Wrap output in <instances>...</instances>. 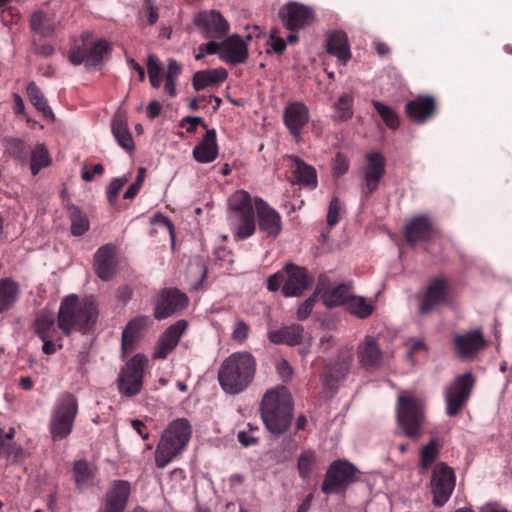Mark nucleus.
I'll return each mask as SVG.
<instances>
[{
	"label": "nucleus",
	"mask_w": 512,
	"mask_h": 512,
	"mask_svg": "<svg viewBox=\"0 0 512 512\" xmlns=\"http://www.w3.org/2000/svg\"><path fill=\"white\" fill-rule=\"evenodd\" d=\"M404 110L410 121L416 124H424L434 115L436 102L430 95H419L409 100L405 104Z\"/></svg>",
	"instance_id": "27"
},
{
	"label": "nucleus",
	"mask_w": 512,
	"mask_h": 512,
	"mask_svg": "<svg viewBox=\"0 0 512 512\" xmlns=\"http://www.w3.org/2000/svg\"><path fill=\"white\" fill-rule=\"evenodd\" d=\"M356 355L358 362L365 370H376L383 362V351L373 336H365L358 344Z\"/></svg>",
	"instance_id": "25"
},
{
	"label": "nucleus",
	"mask_w": 512,
	"mask_h": 512,
	"mask_svg": "<svg viewBox=\"0 0 512 512\" xmlns=\"http://www.w3.org/2000/svg\"><path fill=\"white\" fill-rule=\"evenodd\" d=\"M350 294V286L347 284H340L333 289L324 291L321 294L323 304L328 308H333L341 305H347Z\"/></svg>",
	"instance_id": "38"
},
{
	"label": "nucleus",
	"mask_w": 512,
	"mask_h": 512,
	"mask_svg": "<svg viewBox=\"0 0 512 512\" xmlns=\"http://www.w3.org/2000/svg\"><path fill=\"white\" fill-rule=\"evenodd\" d=\"M111 131L119 146L129 154H133L135 151V143L126 119L122 117L114 118L111 122Z\"/></svg>",
	"instance_id": "36"
},
{
	"label": "nucleus",
	"mask_w": 512,
	"mask_h": 512,
	"mask_svg": "<svg viewBox=\"0 0 512 512\" xmlns=\"http://www.w3.org/2000/svg\"><path fill=\"white\" fill-rule=\"evenodd\" d=\"M113 50L111 42L105 38H97L89 30L82 31L78 36L70 38L67 52L68 61L86 68L100 66Z\"/></svg>",
	"instance_id": "5"
},
{
	"label": "nucleus",
	"mask_w": 512,
	"mask_h": 512,
	"mask_svg": "<svg viewBox=\"0 0 512 512\" xmlns=\"http://www.w3.org/2000/svg\"><path fill=\"white\" fill-rule=\"evenodd\" d=\"M5 151L14 160L24 164L29 155V146L19 138H8L4 141Z\"/></svg>",
	"instance_id": "43"
},
{
	"label": "nucleus",
	"mask_w": 512,
	"mask_h": 512,
	"mask_svg": "<svg viewBox=\"0 0 512 512\" xmlns=\"http://www.w3.org/2000/svg\"><path fill=\"white\" fill-rule=\"evenodd\" d=\"M476 378L471 372L457 375L444 390L445 412L449 417H455L467 406Z\"/></svg>",
	"instance_id": "9"
},
{
	"label": "nucleus",
	"mask_w": 512,
	"mask_h": 512,
	"mask_svg": "<svg viewBox=\"0 0 512 512\" xmlns=\"http://www.w3.org/2000/svg\"><path fill=\"white\" fill-rule=\"evenodd\" d=\"M418 299V310L421 315H427L437 307L448 304L450 301L449 280L445 277L431 279Z\"/></svg>",
	"instance_id": "13"
},
{
	"label": "nucleus",
	"mask_w": 512,
	"mask_h": 512,
	"mask_svg": "<svg viewBox=\"0 0 512 512\" xmlns=\"http://www.w3.org/2000/svg\"><path fill=\"white\" fill-rule=\"evenodd\" d=\"M227 77L228 72L223 67L200 70L194 73L192 77V85L196 91H200L209 86L223 83Z\"/></svg>",
	"instance_id": "34"
},
{
	"label": "nucleus",
	"mask_w": 512,
	"mask_h": 512,
	"mask_svg": "<svg viewBox=\"0 0 512 512\" xmlns=\"http://www.w3.org/2000/svg\"><path fill=\"white\" fill-rule=\"evenodd\" d=\"M78 413V400L70 392L61 393L53 406L49 431L54 442L67 438L74 426Z\"/></svg>",
	"instance_id": "6"
},
{
	"label": "nucleus",
	"mask_w": 512,
	"mask_h": 512,
	"mask_svg": "<svg viewBox=\"0 0 512 512\" xmlns=\"http://www.w3.org/2000/svg\"><path fill=\"white\" fill-rule=\"evenodd\" d=\"M189 299L177 288H164L154 301L153 316L156 320L166 319L188 306Z\"/></svg>",
	"instance_id": "14"
},
{
	"label": "nucleus",
	"mask_w": 512,
	"mask_h": 512,
	"mask_svg": "<svg viewBox=\"0 0 512 512\" xmlns=\"http://www.w3.org/2000/svg\"><path fill=\"white\" fill-rule=\"evenodd\" d=\"M285 281L282 286V294L285 297H299L312 284L313 277L304 267L288 263L284 267Z\"/></svg>",
	"instance_id": "20"
},
{
	"label": "nucleus",
	"mask_w": 512,
	"mask_h": 512,
	"mask_svg": "<svg viewBox=\"0 0 512 512\" xmlns=\"http://www.w3.org/2000/svg\"><path fill=\"white\" fill-rule=\"evenodd\" d=\"M29 23L32 31L43 37L51 36L56 30L54 21L43 11L33 12Z\"/></svg>",
	"instance_id": "39"
},
{
	"label": "nucleus",
	"mask_w": 512,
	"mask_h": 512,
	"mask_svg": "<svg viewBox=\"0 0 512 512\" xmlns=\"http://www.w3.org/2000/svg\"><path fill=\"white\" fill-rule=\"evenodd\" d=\"M284 281H285V272H284V270L279 271V272L271 275L267 279V288L269 291L275 292L281 286H283Z\"/></svg>",
	"instance_id": "61"
},
{
	"label": "nucleus",
	"mask_w": 512,
	"mask_h": 512,
	"mask_svg": "<svg viewBox=\"0 0 512 512\" xmlns=\"http://www.w3.org/2000/svg\"><path fill=\"white\" fill-rule=\"evenodd\" d=\"M187 322L185 320H178L170 325L160 335L155 344L152 359L163 360L177 347L180 339L187 329Z\"/></svg>",
	"instance_id": "23"
},
{
	"label": "nucleus",
	"mask_w": 512,
	"mask_h": 512,
	"mask_svg": "<svg viewBox=\"0 0 512 512\" xmlns=\"http://www.w3.org/2000/svg\"><path fill=\"white\" fill-rule=\"evenodd\" d=\"M341 212V203L337 197H333L330 201L327 212V224H337Z\"/></svg>",
	"instance_id": "59"
},
{
	"label": "nucleus",
	"mask_w": 512,
	"mask_h": 512,
	"mask_svg": "<svg viewBox=\"0 0 512 512\" xmlns=\"http://www.w3.org/2000/svg\"><path fill=\"white\" fill-rule=\"evenodd\" d=\"M257 431L258 427L249 423L247 425V430L239 431L237 435L238 441L244 447L256 445L259 442V438L255 435Z\"/></svg>",
	"instance_id": "55"
},
{
	"label": "nucleus",
	"mask_w": 512,
	"mask_h": 512,
	"mask_svg": "<svg viewBox=\"0 0 512 512\" xmlns=\"http://www.w3.org/2000/svg\"><path fill=\"white\" fill-rule=\"evenodd\" d=\"M147 364V356L141 353L135 354L126 363L118 377V389L122 395L131 397L141 391Z\"/></svg>",
	"instance_id": "12"
},
{
	"label": "nucleus",
	"mask_w": 512,
	"mask_h": 512,
	"mask_svg": "<svg viewBox=\"0 0 512 512\" xmlns=\"http://www.w3.org/2000/svg\"><path fill=\"white\" fill-rule=\"evenodd\" d=\"M365 162L361 189L365 198H368L379 188L386 173V158L381 152L372 151L365 155Z\"/></svg>",
	"instance_id": "17"
},
{
	"label": "nucleus",
	"mask_w": 512,
	"mask_h": 512,
	"mask_svg": "<svg viewBox=\"0 0 512 512\" xmlns=\"http://www.w3.org/2000/svg\"><path fill=\"white\" fill-rule=\"evenodd\" d=\"M432 226H404V236L409 243L424 239L430 233Z\"/></svg>",
	"instance_id": "52"
},
{
	"label": "nucleus",
	"mask_w": 512,
	"mask_h": 512,
	"mask_svg": "<svg viewBox=\"0 0 512 512\" xmlns=\"http://www.w3.org/2000/svg\"><path fill=\"white\" fill-rule=\"evenodd\" d=\"M68 212L71 220V224H88L86 215L81 211L78 206L70 205Z\"/></svg>",
	"instance_id": "62"
},
{
	"label": "nucleus",
	"mask_w": 512,
	"mask_h": 512,
	"mask_svg": "<svg viewBox=\"0 0 512 512\" xmlns=\"http://www.w3.org/2000/svg\"><path fill=\"white\" fill-rule=\"evenodd\" d=\"M249 331V325L242 320H238L234 325L232 337L235 341L242 343L248 338Z\"/></svg>",
	"instance_id": "58"
},
{
	"label": "nucleus",
	"mask_w": 512,
	"mask_h": 512,
	"mask_svg": "<svg viewBox=\"0 0 512 512\" xmlns=\"http://www.w3.org/2000/svg\"><path fill=\"white\" fill-rule=\"evenodd\" d=\"M350 162L348 157L341 153L337 152L332 161V174L334 177H341L346 174L349 170Z\"/></svg>",
	"instance_id": "53"
},
{
	"label": "nucleus",
	"mask_w": 512,
	"mask_h": 512,
	"mask_svg": "<svg viewBox=\"0 0 512 512\" xmlns=\"http://www.w3.org/2000/svg\"><path fill=\"white\" fill-rule=\"evenodd\" d=\"M29 166L33 176H36L40 170L51 165L52 158L44 143H38L33 149L29 150Z\"/></svg>",
	"instance_id": "37"
},
{
	"label": "nucleus",
	"mask_w": 512,
	"mask_h": 512,
	"mask_svg": "<svg viewBox=\"0 0 512 512\" xmlns=\"http://www.w3.org/2000/svg\"><path fill=\"white\" fill-rule=\"evenodd\" d=\"M26 93L31 104L39 112H42L45 116L53 114L46 98L34 81L27 84Z\"/></svg>",
	"instance_id": "47"
},
{
	"label": "nucleus",
	"mask_w": 512,
	"mask_h": 512,
	"mask_svg": "<svg viewBox=\"0 0 512 512\" xmlns=\"http://www.w3.org/2000/svg\"><path fill=\"white\" fill-rule=\"evenodd\" d=\"M248 43L238 34H233L222 40L220 59L229 65L245 63L248 59Z\"/></svg>",
	"instance_id": "24"
},
{
	"label": "nucleus",
	"mask_w": 512,
	"mask_h": 512,
	"mask_svg": "<svg viewBox=\"0 0 512 512\" xmlns=\"http://www.w3.org/2000/svg\"><path fill=\"white\" fill-rule=\"evenodd\" d=\"M317 455L312 449L301 451L297 461V469L302 480H307L316 466Z\"/></svg>",
	"instance_id": "46"
},
{
	"label": "nucleus",
	"mask_w": 512,
	"mask_h": 512,
	"mask_svg": "<svg viewBox=\"0 0 512 512\" xmlns=\"http://www.w3.org/2000/svg\"><path fill=\"white\" fill-rule=\"evenodd\" d=\"M145 172L144 168L139 169V175L137 176V179L134 183H132L127 190L123 194V201L124 203L130 204V202L137 196L139 193L141 186L143 184V174Z\"/></svg>",
	"instance_id": "56"
},
{
	"label": "nucleus",
	"mask_w": 512,
	"mask_h": 512,
	"mask_svg": "<svg viewBox=\"0 0 512 512\" xmlns=\"http://www.w3.org/2000/svg\"><path fill=\"white\" fill-rule=\"evenodd\" d=\"M194 24L201 30L203 36L209 39H222L229 32V23L214 10L199 12L194 18Z\"/></svg>",
	"instance_id": "22"
},
{
	"label": "nucleus",
	"mask_w": 512,
	"mask_h": 512,
	"mask_svg": "<svg viewBox=\"0 0 512 512\" xmlns=\"http://www.w3.org/2000/svg\"><path fill=\"white\" fill-rule=\"evenodd\" d=\"M358 472V469L347 460L333 461L326 471L321 491L327 495L344 493L357 481Z\"/></svg>",
	"instance_id": "10"
},
{
	"label": "nucleus",
	"mask_w": 512,
	"mask_h": 512,
	"mask_svg": "<svg viewBox=\"0 0 512 512\" xmlns=\"http://www.w3.org/2000/svg\"><path fill=\"white\" fill-rule=\"evenodd\" d=\"M323 279H324V276L321 275L319 277V283H318L314 293L312 295H310L305 301H303L299 305L297 312H296V316H297L298 320L304 321L311 315L313 308L315 306V303L317 302V297H318L319 293H321L320 285H321V282L323 281Z\"/></svg>",
	"instance_id": "51"
},
{
	"label": "nucleus",
	"mask_w": 512,
	"mask_h": 512,
	"mask_svg": "<svg viewBox=\"0 0 512 512\" xmlns=\"http://www.w3.org/2000/svg\"><path fill=\"white\" fill-rule=\"evenodd\" d=\"M441 444L438 439H431L420 451V468L425 473L440 454Z\"/></svg>",
	"instance_id": "44"
},
{
	"label": "nucleus",
	"mask_w": 512,
	"mask_h": 512,
	"mask_svg": "<svg viewBox=\"0 0 512 512\" xmlns=\"http://www.w3.org/2000/svg\"><path fill=\"white\" fill-rule=\"evenodd\" d=\"M486 346L487 342L482 328H475L461 334H456L453 339L454 351L462 360L474 359Z\"/></svg>",
	"instance_id": "18"
},
{
	"label": "nucleus",
	"mask_w": 512,
	"mask_h": 512,
	"mask_svg": "<svg viewBox=\"0 0 512 512\" xmlns=\"http://www.w3.org/2000/svg\"><path fill=\"white\" fill-rule=\"evenodd\" d=\"M94 266L97 276L108 281L116 274V246L114 244H105L101 246L94 255Z\"/></svg>",
	"instance_id": "28"
},
{
	"label": "nucleus",
	"mask_w": 512,
	"mask_h": 512,
	"mask_svg": "<svg viewBox=\"0 0 512 512\" xmlns=\"http://www.w3.org/2000/svg\"><path fill=\"white\" fill-rule=\"evenodd\" d=\"M346 309L350 314L365 319L372 314L374 307L364 297L351 295Z\"/></svg>",
	"instance_id": "48"
},
{
	"label": "nucleus",
	"mask_w": 512,
	"mask_h": 512,
	"mask_svg": "<svg viewBox=\"0 0 512 512\" xmlns=\"http://www.w3.org/2000/svg\"><path fill=\"white\" fill-rule=\"evenodd\" d=\"M256 373V360L249 352H235L224 359L218 370L222 390L237 395L246 390Z\"/></svg>",
	"instance_id": "3"
},
{
	"label": "nucleus",
	"mask_w": 512,
	"mask_h": 512,
	"mask_svg": "<svg viewBox=\"0 0 512 512\" xmlns=\"http://www.w3.org/2000/svg\"><path fill=\"white\" fill-rule=\"evenodd\" d=\"M131 494L127 480H114L107 489L98 512H124Z\"/></svg>",
	"instance_id": "21"
},
{
	"label": "nucleus",
	"mask_w": 512,
	"mask_h": 512,
	"mask_svg": "<svg viewBox=\"0 0 512 512\" xmlns=\"http://www.w3.org/2000/svg\"><path fill=\"white\" fill-rule=\"evenodd\" d=\"M179 126L185 128L189 134H194L198 126H201L206 131L209 129L203 118L199 116H185L180 120Z\"/></svg>",
	"instance_id": "54"
},
{
	"label": "nucleus",
	"mask_w": 512,
	"mask_h": 512,
	"mask_svg": "<svg viewBox=\"0 0 512 512\" xmlns=\"http://www.w3.org/2000/svg\"><path fill=\"white\" fill-rule=\"evenodd\" d=\"M147 74L150 85L158 89L164 82V93L170 98L177 95V81L182 73V65L174 58L167 60V69L162 77V64L156 54L150 53L146 57Z\"/></svg>",
	"instance_id": "7"
},
{
	"label": "nucleus",
	"mask_w": 512,
	"mask_h": 512,
	"mask_svg": "<svg viewBox=\"0 0 512 512\" xmlns=\"http://www.w3.org/2000/svg\"><path fill=\"white\" fill-rule=\"evenodd\" d=\"M279 17L286 29L290 31L287 36L289 43L298 41V31L311 26L315 19V12L312 8L297 3L289 2L279 11Z\"/></svg>",
	"instance_id": "11"
},
{
	"label": "nucleus",
	"mask_w": 512,
	"mask_h": 512,
	"mask_svg": "<svg viewBox=\"0 0 512 512\" xmlns=\"http://www.w3.org/2000/svg\"><path fill=\"white\" fill-rule=\"evenodd\" d=\"M354 97L351 93L342 94L333 105L339 121H347L353 117Z\"/></svg>",
	"instance_id": "49"
},
{
	"label": "nucleus",
	"mask_w": 512,
	"mask_h": 512,
	"mask_svg": "<svg viewBox=\"0 0 512 512\" xmlns=\"http://www.w3.org/2000/svg\"><path fill=\"white\" fill-rule=\"evenodd\" d=\"M4 456L7 458L12 457L15 462H19L24 458V450L21 446L13 444L7 445L4 451Z\"/></svg>",
	"instance_id": "64"
},
{
	"label": "nucleus",
	"mask_w": 512,
	"mask_h": 512,
	"mask_svg": "<svg viewBox=\"0 0 512 512\" xmlns=\"http://www.w3.org/2000/svg\"><path fill=\"white\" fill-rule=\"evenodd\" d=\"M32 326L35 335L41 340L60 339L64 335L56 325L53 313L48 311L37 313Z\"/></svg>",
	"instance_id": "32"
},
{
	"label": "nucleus",
	"mask_w": 512,
	"mask_h": 512,
	"mask_svg": "<svg viewBox=\"0 0 512 512\" xmlns=\"http://www.w3.org/2000/svg\"><path fill=\"white\" fill-rule=\"evenodd\" d=\"M287 158L292 162V183L297 184L300 187L314 190L318 185L316 169L296 155H289Z\"/></svg>",
	"instance_id": "29"
},
{
	"label": "nucleus",
	"mask_w": 512,
	"mask_h": 512,
	"mask_svg": "<svg viewBox=\"0 0 512 512\" xmlns=\"http://www.w3.org/2000/svg\"><path fill=\"white\" fill-rule=\"evenodd\" d=\"M191 436L192 428L187 419L177 418L170 422L155 449L156 467L163 469L178 458L186 450Z\"/></svg>",
	"instance_id": "4"
},
{
	"label": "nucleus",
	"mask_w": 512,
	"mask_h": 512,
	"mask_svg": "<svg viewBox=\"0 0 512 512\" xmlns=\"http://www.w3.org/2000/svg\"><path fill=\"white\" fill-rule=\"evenodd\" d=\"M73 474L76 486L78 488L88 486L93 479V474L89 464L85 460H78L74 463Z\"/></svg>",
	"instance_id": "50"
},
{
	"label": "nucleus",
	"mask_w": 512,
	"mask_h": 512,
	"mask_svg": "<svg viewBox=\"0 0 512 512\" xmlns=\"http://www.w3.org/2000/svg\"><path fill=\"white\" fill-rule=\"evenodd\" d=\"M286 49V41L276 35V30H272L267 42V53H282Z\"/></svg>",
	"instance_id": "57"
},
{
	"label": "nucleus",
	"mask_w": 512,
	"mask_h": 512,
	"mask_svg": "<svg viewBox=\"0 0 512 512\" xmlns=\"http://www.w3.org/2000/svg\"><path fill=\"white\" fill-rule=\"evenodd\" d=\"M304 327L300 324L282 326L279 329L269 331V341L276 345L298 346L303 342Z\"/></svg>",
	"instance_id": "31"
},
{
	"label": "nucleus",
	"mask_w": 512,
	"mask_h": 512,
	"mask_svg": "<svg viewBox=\"0 0 512 512\" xmlns=\"http://www.w3.org/2000/svg\"><path fill=\"white\" fill-rule=\"evenodd\" d=\"M43 346L42 351L46 355H52L57 352V350L62 349V337L60 339H46L42 340Z\"/></svg>",
	"instance_id": "63"
},
{
	"label": "nucleus",
	"mask_w": 512,
	"mask_h": 512,
	"mask_svg": "<svg viewBox=\"0 0 512 512\" xmlns=\"http://www.w3.org/2000/svg\"><path fill=\"white\" fill-rule=\"evenodd\" d=\"M254 198L244 189L234 191L227 199L229 215L240 224H255Z\"/></svg>",
	"instance_id": "19"
},
{
	"label": "nucleus",
	"mask_w": 512,
	"mask_h": 512,
	"mask_svg": "<svg viewBox=\"0 0 512 512\" xmlns=\"http://www.w3.org/2000/svg\"><path fill=\"white\" fill-rule=\"evenodd\" d=\"M254 212L257 213L258 224H280V215L265 200L254 197Z\"/></svg>",
	"instance_id": "41"
},
{
	"label": "nucleus",
	"mask_w": 512,
	"mask_h": 512,
	"mask_svg": "<svg viewBox=\"0 0 512 512\" xmlns=\"http://www.w3.org/2000/svg\"><path fill=\"white\" fill-rule=\"evenodd\" d=\"M149 316L141 315L131 319L122 332L121 350L124 356L133 352L145 330L151 324Z\"/></svg>",
	"instance_id": "26"
},
{
	"label": "nucleus",
	"mask_w": 512,
	"mask_h": 512,
	"mask_svg": "<svg viewBox=\"0 0 512 512\" xmlns=\"http://www.w3.org/2000/svg\"><path fill=\"white\" fill-rule=\"evenodd\" d=\"M371 104L388 129L395 131L400 127V117L395 109L378 100H372Z\"/></svg>",
	"instance_id": "42"
},
{
	"label": "nucleus",
	"mask_w": 512,
	"mask_h": 512,
	"mask_svg": "<svg viewBox=\"0 0 512 512\" xmlns=\"http://www.w3.org/2000/svg\"><path fill=\"white\" fill-rule=\"evenodd\" d=\"M423 420V403L409 391H401L397 401V421L408 437H418Z\"/></svg>",
	"instance_id": "8"
},
{
	"label": "nucleus",
	"mask_w": 512,
	"mask_h": 512,
	"mask_svg": "<svg viewBox=\"0 0 512 512\" xmlns=\"http://www.w3.org/2000/svg\"><path fill=\"white\" fill-rule=\"evenodd\" d=\"M294 403L285 386L268 389L260 402L259 411L267 431L274 436L285 434L291 426Z\"/></svg>",
	"instance_id": "2"
},
{
	"label": "nucleus",
	"mask_w": 512,
	"mask_h": 512,
	"mask_svg": "<svg viewBox=\"0 0 512 512\" xmlns=\"http://www.w3.org/2000/svg\"><path fill=\"white\" fill-rule=\"evenodd\" d=\"M99 317L98 303L94 296L80 298L70 294L61 300L57 320L65 336L74 332L88 334L96 325Z\"/></svg>",
	"instance_id": "1"
},
{
	"label": "nucleus",
	"mask_w": 512,
	"mask_h": 512,
	"mask_svg": "<svg viewBox=\"0 0 512 512\" xmlns=\"http://www.w3.org/2000/svg\"><path fill=\"white\" fill-rule=\"evenodd\" d=\"M310 121V110L302 101H290L283 108V124L296 143L303 140V131Z\"/></svg>",
	"instance_id": "15"
},
{
	"label": "nucleus",
	"mask_w": 512,
	"mask_h": 512,
	"mask_svg": "<svg viewBox=\"0 0 512 512\" xmlns=\"http://www.w3.org/2000/svg\"><path fill=\"white\" fill-rule=\"evenodd\" d=\"M193 158L202 164L211 163L217 159L219 148L215 129H207L200 142L193 149Z\"/></svg>",
	"instance_id": "30"
},
{
	"label": "nucleus",
	"mask_w": 512,
	"mask_h": 512,
	"mask_svg": "<svg viewBox=\"0 0 512 512\" xmlns=\"http://www.w3.org/2000/svg\"><path fill=\"white\" fill-rule=\"evenodd\" d=\"M326 51L335 56L341 64L346 65L351 59L347 34L339 30L330 32L326 39Z\"/></svg>",
	"instance_id": "33"
},
{
	"label": "nucleus",
	"mask_w": 512,
	"mask_h": 512,
	"mask_svg": "<svg viewBox=\"0 0 512 512\" xmlns=\"http://www.w3.org/2000/svg\"><path fill=\"white\" fill-rule=\"evenodd\" d=\"M127 183L128 178L124 176L112 179L107 187V201L112 207H114L117 210L125 209L128 207V203H121L119 201V193Z\"/></svg>",
	"instance_id": "45"
},
{
	"label": "nucleus",
	"mask_w": 512,
	"mask_h": 512,
	"mask_svg": "<svg viewBox=\"0 0 512 512\" xmlns=\"http://www.w3.org/2000/svg\"><path fill=\"white\" fill-rule=\"evenodd\" d=\"M20 295V285L10 277L0 279V314L11 309Z\"/></svg>",
	"instance_id": "35"
},
{
	"label": "nucleus",
	"mask_w": 512,
	"mask_h": 512,
	"mask_svg": "<svg viewBox=\"0 0 512 512\" xmlns=\"http://www.w3.org/2000/svg\"><path fill=\"white\" fill-rule=\"evenodd\" d=\"M456 482L454 470L444 462L435 465L431 476L433 503L443 506L451 497Z\"/></svg>",
	"instance_id": "16"
},
{
	"label": "nucleus",
	"mask_w": 512,
	"mask_h": 512,
	"mask_svg": "<svg viewBox=\"0 0 512 512\" xmlns=\"http://www.w3.org/2000/svg\"><path fill=\"white\" fill-rule=\"evenodd\" d=\"M104 172V166L100 163L92 166H84L82 169L81 177L83 180L90 182L94 179L95 175H102Z\"/></svg>",
	"instance_id": "60"
},
{
	"label": "nucleus",
	"mask_w": 512,
	"mask_h": 512,
	"mask_svg": "<svg viewBox=\"0 0 512 512\" xmlns=\"http://www.w3.org/2000/svg\"><path fill=\"white\" fill-rule=\"evenodd\" d=\"M349 369V361H341L329 366L327 372L321 378L323 386L333 389L339 381L346 377Z\"/></svg>",
	"instance_id": "40"
}]
</instances>
